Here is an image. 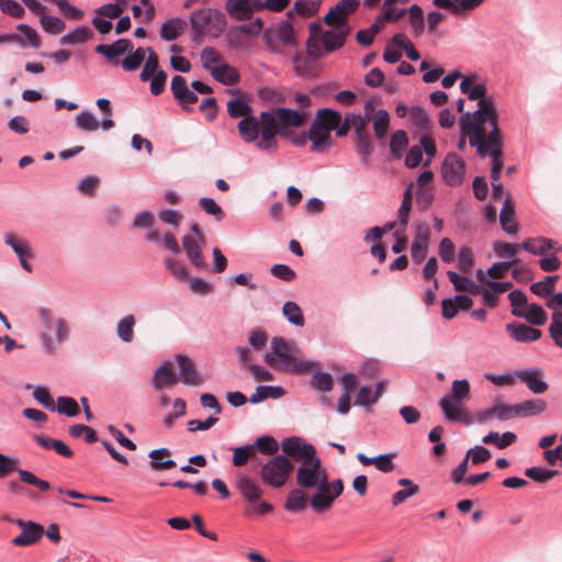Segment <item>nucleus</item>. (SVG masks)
Here are the masks:
<instances>
[{
	"label": "nucleus",
	"instance_id": "f257e3e1",
	"mask_svg": "<svg viewBox=\"0 0 562 562\" xmlns=\"http://www.w3.org/2000/svg\"><path fill=\"white\" fill-rule=\"evenodd\" d=\"M469 100L477 102V109L473 112H465L459 119V127L463 134H475L486 131V125L492 130L499 127V114L496 104L491 95H487L485 83H474Z\"/></svg>",
	"mask_w": 562,
	"mask_h": 562
},
{
	"label": "nucleus",
	"instance_id": "f03ea898",
	"mask_svg": "<svg viewBox=\"0 0 562 562\" xmlns=\"http://www.w3.org/2000/svg\"><path fill=\"white\" fill-rule=\"evenodd\" d=\"M270 348L271 350L265 353L263 361L276 371L304 374L318 367V362L299 359L295 345L284 337H272Z\"/></svg>",
	"mask_w": 562,
	"mask_h": 562
},
{
	"label": "nucleus",
	"instance_id": "7ed1b4c3",
	"mask_svg": "<svg viewBox=\"0 0 562 562\" xmlns=\"http://www.w3.org/2000/svg\"><path fill=\"white\" fill-rule=\"evenodd\" d=\"M468 137L470 146L475 148L480 157L491 158V178L498 181L504 168V135L501 127H493L488 133L484 131Z\"/></svg>",
	"mask_w": 562,
	"mask_h": 562
},
{
	"label": "nucleus",
	"instance_id": "20e7f679",
	"mask_svg": "<svg viewBox=\"0 0 562 562\" xmlns=\"http://www.w3.org/2000/svg\"><path fill=\"white\" fill-rule=\"evenodd\" d=\"M307 111L286 106H276L260 112L261 133H271L281 137L291 136V128L303 126L308 120Z\"/></svg>",
	"mask_w": 562,
	"mask_h": 562
},
{
	"label": "nucleus",
	"instance_id": "39448f33",
	"mask_svg": "<svg viewBox=\"0 0 562 562\" xmlns=\"http://www.w3.org/2000/svg\"><path fill=\"white\" fill-rule=\"evenodd\" d=\"M469 397V381L467 379L454 380L451 385V392L439 401V407L445 418L450 423H462L467 426L473 425V416L462 408L463 402Z\"/></svg>",
	"mask_w": 562,
	"mask_h": 562
},
{
	"label": "nucleus",
	"instance_id": "423d86ee",
	"mask_svg": "<svg viewBox=\"0 0 562 562\" xmlns=\"http://www.w3.org/2000/svg\"><path fill=\"white\" fill-rule=\"evenodd\" d=\"M193 40L210 34L212 37L221 36L227 27L225 14L215 8H202L191 12L190 16Z\"/></svg>",
	"mask_w": 562,
	"mask_h": 562
},
{
	"label": "nucleus",
	"instance_id": "0eeeda50",
	"mask_svg": "<svg viewBox=\"0 0 562 562\" xmlns=\"http://www.w3.org/2000/svg\"><path fill=\"white\" fill-rule=\"evenodd\" d=\"M235 486L243 499L250 506L255 514L259 516H266L274 510L272 504L261 499L263 490L255 480L248 475L241 474L238 476L236 479Z\"/></svg>",
	"mask_w": 562,
	"mask_h": 562
},
{
	"label": "nucleus",
	"instance_id": "6e6552de",
	"mask_svg": "<svg viewBox=\"0 0 562 562\" xmlns=\"http://www.w3.org/2000/svg\"><path fill=\"white\" fill-rule=\"evenodd\" d=\"M294 470V464L285 456H274L261 465L259 471L262 483L272 488L285 485Z\"/></svg>",
	"mask_w": 562,
	"mask_h": 562
},
{
	"label": "nucleus",
	"instance_id": "1a4fd4ad",
	"mask_svg": "<svg viewBox=\"0 0 562 562\" xmlns=\"http://www.w3.org/2000/svg\"><path fill=\"white\" fill-rule=\"evenodd\" d=\"M325 479L327 474L317 453L302 460L296 469L295 482L301 488L313 490Z\"/></svg>",
	"mask_w": 562,
	"mask_h": 562
},
{
	"label": "nucleus",
	"instance_id": "9d476101",
	"mask_svg": "<svg viewBox=\"0 0 562 562\" xmlns=\"http://www.w3.org/2000/svg\"><path fill=\"white\" fill-rule=\"evenodd\" d=\"M281 448L285 458L293 462H301L304 459L314 457L317 453L316 448L307 442L302 437L291 436L286 437L281 442Z\"/></svg>",
	"mask_w": 562,
	"mask_h": 562
},
{
	"label": "nucleus",
	"instance_id": "9b49d317",
	"mask_svg": "<svg viewBox=\"0 0 562 562\" xmlns=\"http://www.w3.org/2000/svg\"><path fill=\"white\" fill-rule=\"evenodd\" d=\"M130 38H117L110 44H98L94 46V52L102 56L111 66L123 68V58L131 52Z\"/></svg>",
	"mask_w": 562,
	"mask_h": 562
},
{
	"label": "nucleus",
	"instance_id": "f8f14e48",
	"mask_svg": "<svg viewBox=\"0 0 562 562\" xmlns=\"http://www.w3.org/2000/svg\"><path fill=\"white\" fill-rule=\"evenodd\" d=\"M465 162L456 153H449L441 164V177L449 187L460 186L464 180Z\"/></svg>",
	"mask_w": 562,
	"mask_h": 562
},
{
	"label": "nucleus",
	"instance_id": "ddd939ff",
	"mask_svg": "<svg viewBox=\"0 0 562 562\" xmlns=\"http://www.w3.org/2000/svg\"><path fill=\"white\" fill-rule=\"evenodd\" d=\"M351 32V26L348 22L345 25H336L321 34V44L325 53H334L340 49Z\"/></svg>",
	"mask_w": 562,
	"mask_h": 562
},
{
	"label": "nucleus",
	"instance_id": "4468645a",
	"mask_svg": "<svg viewBox=\"0 0 562 562\" xmlns=\"http://www.w3.org/2000/svg\"><path fill=\"white\" fill-rule=\"evenodd\" d=\"M224 9L235 21H249L255 12L260 11L257 0H226Z\"/></svg>",
	"mask_w": 562,
	"mask_h": 562
},
{
	"label": "nucleus",
	"instance_id": "2eb2a0df",
	"mask_svg": "<svg viewBox=\"0 0 562 562\" xmlns=\"http://www.w3.org/2000/svg\"><path fill=\"white\" fill-rule=\"evenodd\" d=\"M516 375L533 394H543L549 389V384L543 380L544 372L539 367L518 370Z\"/></svg>",
	"mask_w": 562,
	"mask_h": 562
},
{
	"label": "nucleus",
	"instance_id": "dca6fc26",
	"mask_svg": "<svg viewBox=\"0 0 562 562\" xmlns=\"http://www.w3.org/2000/svg\"><path fill=\"white\" fill-rule=\"evenodd\" d=\"M175 360L179 368L178 379L187 385H201L204 383V378L198 372L191 358L183 353H178Z\"/></svg>",
	"mask_w": 562,
	"mask_h": 562
},
{
	"label": "nucleus",
	"instance_id": "f3484780",
	"mask_svg": "<svg viewBox=\"0 0 562 562\" xmlns=\"http://www.w3.org/2000/svg\"><path fill=\"white\" fill-rule=\"evenodd\" d=\"M505 328L513 340L521 344L533 342L542 336L540 329L516 321L507 323Z\"/></svg>",
	"mask_w": 562,
	"mask_h": 562
},
{
	"label": "nucleus",
	"instance_id": "a211bd4d",
	"mask_svg": "<svg viewBox=\"0 0 562 562\" xmlns=\"http://www.w3.org/2000/svg\"><path fill=\"white\" fill-rule=\"evenodd\" d=\"M315 488L316 492L310 497V506L315 513L322 514L330 509L336 499L329 491L328 477L315 486Z\"/></svg>",
	"mask_w": 562,
	"mask_h": 562
},
{
	"label": "nucleus",
	"instance_id": "6ab92c4d",
	"mask_svg": "<svg viewBox=\"0 0 562 562\" xmlns=\"http://www.w3.org/2000/svg\"><path fill=\"white\" fill-rule=\"evenodd\" d=\"M236 91L237 95L229 99L227 101V113L232 119H244L250 114H252V108L249 104V98L246 93L240 92V90L232 89L231 93Z\"/></svg>",
	"mask_w": 562,
	"mask_h": 562
},
{
	"label": "nucleus",
	"instance_id": "aec40b11",
	"mask_svg": "<svg viewBox=\"0 0 562 562\" xmlns=\"http://www.w3.org/2000/svg\"><path fill=\"white\" fill-rule=\"evenodd\" d=\"M485 0H432V4L439 9L448 10L457 16L465 15L480 7Z\"/></svg>",
	"mask_w": 562,
	"mask_h": 562
},
{
	"label": "nucleus",
	"instance_id": "412c9836",
	"mask_svg": "<svg viewBox=\"0 0 562 562\" xmlns=\"http://www.w3.org/2000/svg\"><path fill=\"white\" fill-rule=\"evenodd\" d=\"M341 122V113L333 108H321L315 112L311 127L333 131Z\"/></svg>",
	"mask_w": 562,
	"mask_h": 562
},
{
	"label": "nucleus",
	"instance_id": "4be33fe9",
	"mask_svg": "<svg viewBox=\"0 0 562 562\" xmlns=\"http://www.w3.org/2000/svg\"><path fill=\"white\" fill-rule=\"evenodd\" d=\"M237 131H238L239 137L245 143L250 144V143H255L256 140H258L259 135L261 133L260 114L258 116L250 114V115L241 119L237 123Z\"/></svg>",
	"mask_w": 562,
	"mask_h": 562
},
{
	"label": "nucleus",
	"instance_id": "5701e85b",
	"mask_svg": "<svg viewBox=\"0 0 562 562\" xmlns=\"http://www.w3.org/2000/svg\"><path fill=\"white\" fill-rule=\"evenodd\" d=\"M44 535V527L35 521H32L23 531L15 536L11 543L15 547H29L38 542Z\"/></svg>",
	"mask_w": 562,
	"mask_h": 562
},
{
	"label": "nucleus",
	"instance_id": "b1692460",
	"mask_svg": "<svg viewBox=\"0 0 562 562\" xmlns=\"http://www.w3.org/2000/svg\"><path fill=\"white\" fill-rule=\"evenodd\" d=\"M499 223L502 229L509 235H514L518 232V222L515 220V205L509 192H507V196L501 210Z\"/></svg>",
	"mask_w": 562,
	"mask_h": 562
},
{
	"label": "nucleus",
	"instance_id": "393cba45",
	"mask_svg": "<svg viewBox=\"0 0 562 562\" xmlns=\"http://www.w3.org/2000/svg\"><path fill=\"white\" fill-rule=\"evenodd\" d=\"M181 241L183 250L186 251L190 262L198 269H206L207 266L202 254V248L198 244L195 237L192 235H184L181 238Z\"/></svg>",
	"mask_w": 562,
	"mask_h": 562
},
{
	"label": "nucleus",
	"instance_id": "a878e982",
	"mask_svg": "<svg viewBox=\"0 0 562 562\" xmlns=\"http://www.w3.org/2000/svg\"><path fill=\"white\" fill-rule=\"evenodd\" d=\"M303 490L304 488L296 487L292 488L288 493L285 502L283 504V508L286 513H301L306 509L307 505H310V498Z\"/></svg>",
	"mask_w": 562,
	"mask_h": 562
},
{
	"label": "nucleus",
	"instance_id": "bb28decb",
	"mask_svg": "<svg viewBox=\"0 0 562 562\" xmlns=\"http://www.w3.org/2000/svg\"><path fill=\"white\" fill-rule=\"evenodd\" d=\"M177 381L171 363L165 361L155 369L150 384L155 390H161L165 385L175 384Z\"/></svg>",
	"mask_w": 562,
	"mask_h": 562
},
{
	"label": "nucleus",
	"instance_id": "cd10ccee",
	"mask_svg": "<svg viewBox=\"0 0 562 562\" xmlns=\"http://www.w3.org/2000/svg\"><path fill=\"white\" fill-rule=\"evenodd\" d=\"M186 27L187 22L181 18L167 19L159 29L160 38L166 42H172L182 34Z\"/></svg>",
	"mask_w": 562,
	"mask_h": 562
},
{
	"label": "nucleus",
	"instance_id": "c85d7f7f",
	"mask_svg": "<svg viewBox=\"0 0 562 562\" xmlns=\"http://www.w3.org/2000/svg\"><path fill=\"white\" fill-rule=\"evenodd\" d=\"M398 486L403 487L402 490L396 491L392 495V505L394 507L400 506L409 497L417 495L420 492V487L413 480L402 477L397 481Z\"/></svg>",
	"mask_w": 562,
	"mask_h": 562
},
{
	"label": "nucleus",
	"instance_id": "c756f323",
	"mask_svg": "<svg viewBox=\"0 0 562 562\" xmlns=\"http://www.w3.org/2000/svg\"><path fill=\"white\" fill-rule=\"evenodd\" d=\"M211 75L214 80L224 86H233L239 80L238 71L226 63H221L218 66H213L211 68Z\"/></svg>",
	"mask_w": 562,
	"mask_h": 562
},
{
	"label": "nucleus",
	"instance_id": "7c9ffc66",
	"mask_svg": "<svg viewBox=\"0 0 562 562\" xmlns=\"http://www.w3.org/2000/svg\"><path fill=\"white\" fill-rule=\"evenodd\" d=\"M285 394V390L281 385H258L249 396V403L259 404L268 398L278 400Z\"/></svg>",
	"mask_w": 562,
	"mask_h": 562
},
{
	"label": "nucleus",
	"instance_id": "2f4dec72",
	"mask_svg": "<svg viewBox=\"0 0 562 562\" xmlns=\"http://www.w3.org/2000/svg\"><path fill=\"white\" fill-rule=\"evenodd\" d=\"M93 37V31L88 25H78L59 38L60 45H77L87 43Z\"/></svg>",
	"mask_w": 562,
	"mask_h": 562
},
{
	"label": "nucleus",
	"instance_id": "473e14b6",
	"mask_svg": "<svg viewBox=\"0 0 562 562\" xmlns=\"http://www.w3.org/2000/svg\"><path fill=\"white\" fill-rule=\"evenodd\" d=\"M333 131H324V130H316L314 127H310V134H311V151L314 153H323L327 148L331 147L334 145V139L331 137Z\"/></svg>",
	"mask_w": 562,
	"mask_h": 562
},
{
	"label": "nucleus",
	"instance_id": "72a5a7b5",
	"mask_svg": "<svg viewBox=\"0 0 562 562\" xmlns=\"http://www.w3.org/2000/svg\"><path fill=\"white\" fill-rule=\"evenodd\" d=\"M413 188L414 183L411 182L403 192L402 203L397 210L398 225L405 232L408 225L409 213L413 206Z\"/></svg>",
	"mask_w": 562,
	"mask_h": 562
},
{
	"label": "nucleus",
	"instance_id": "f704fd0d",
	"mask_svg": "<svg viewBox=\"0 0 562 562\" xmlns=\"http://www.w3.org/2000/svg\"><path fill=\"white\" fill-rule=\"evenodd\" d=\"M409 144L408 134L405 130H397L390 137V154L393 159H401Z\"/></svg>",
	"mask_w": 562,
	"mask_h": 562
},
{
	"label": "nucleus",
	"instance_id": "c9c22d12",
	"mask_svg": "<svg viewBox=\"0 0 562 562\" xmlns=\"http://www.w3.org/2000/svg\"><path fill=\"white\" fill-rule=\"evenodd\" d=\"M447 277L457 292H468L474 295L480 286V284L475 283L471 278L452 270L447 271Z\"/></svg>",
	"mask_w": 562,
	"mask_h": 562
},
{
	"label": "nucleus",
	"instance_id": "e433bc0d",
	"mask_svg": "<svg viewBox=\"0 0 562 562\" xmlns=\"http://www.w3.org/2000/svg\"><path fill=\"white\" fill-rule=\"evenodd\" d=\"M131 52L123 58V70L126 72L136 71L145 60L146 47L134 48V43L131 41Z\"/></svg>",
	"mask_w": 562,
	"mask_h": 562
},
{
	"label": "nucleus",
	"instance_id": "4c0bfd02",
	"mask_svg": "<svg viewBox=\"0 0 562 562\" xmlns=\"http://www.w3.org/2000/svg\"><path fill=\"white\" fill-rule=\"evenodd\" d=\"M406 14H408V22L412 26V33L414 36H420L425 30V18L423 8L414 3L409 8L406 9Z\"/></svg>",
	"mask_w": 562,
	"mask_h": 562
},
{
	"label": "nucleus",
	"instance_id": "58836bf2",
	"mask_svg": "<svg viewBox=\"0 0 562 562\" xmlns=\"http://www.w3.org/2000/svg\"><path fill=\"white\" fill-rule=\"evenodd\" d=\"M171 451L168 448H159L151 450L148 454L150 458L149 465L153 470L162 471L169 470L177 467V462L172 459L161 460L158 457H169Z\"/></svg>",
	"mask_w": 562,
	"mask_h": 562
},
{
	"label": "nucleus",
	"instance_id": "ea45409f",
	"mask_svg": "<svg viewBox=\"0 0 562 562\" xmlns=\"http://www.w3.org/2000/svg\"><path fill=\"white\" fill-rule=\"evenodd\" d=\"M311 372H314L310 379V385L312 387L323 393L331 391L334 387V378L329 372L321 371L319 366Z\"/></svg>",
	"mask_w": 562,
	"mask_h": 562
},
{
	"label": "nucleus",
	"instance_id": "a19ab883",
	"mask_svg": "<svg viewBox=\"0 0 562 562\" xmlns=\"http://www.w3.org/2000/svg\"><path fill=\"white\" fill-rule=\"evenodd\" d=\"M147 58L144 60V66L139 74V80L143 82H147V79H150V74L158 72L162 70L159 66V57L153 47L147 46Z\"/></svg>",
	"mask_w": 562,
	"mask_h": 562
},
{
	"label": "nucleus",
	"instance_id": "79ce46f5",
	"mask_svg": "<svg viewBox=\"0 0 562 562\" xmlns=\"http://www.w3.org/2000/svg\"><path fill=\"white\" fill-rule=\"evenodd\" d=\"M520 417L537 416L547 408V402L542 398L527 400L517 404Z\"/></svg>",
	"mask_w": 562,
	"mask_h": 562
},
{
	"label": "nucleus",
	"instance_id": "37998d69",
	"mask_svg": "<svg viewBox=\"0 0 562 562\" xmlns=\"http://www.w3.org/2000/svg\"><path fill=\"white\" fill-rule=\"evenodd\" d=\"M558 274H550L544 277L543 280L533 282L530 285V291L540 297L547 299L554 292V285L559 280Z\"/></svg>",
	"mask_w": 562,
	"mask_h": 562
},
{
	"label": "nucleus",
	"instance_id": "c03bdc74",
	"mask_svg": "<svg viewBox=\"0 0 562 562\" xmlns=\"http://www.w3.org/2000/svg\"><path fill=\"white\" fill-rule=\"evenodd\" d=\"M560 472L555 469H548L540 465H532L525 469V475L536 483H546L557 476Z\"/></svg>",
	"mask_w": 562,
	"mask_h": 562
},
{
	"label": "nucleus",
	"instance_id": "a18cd8bd",
	"mask_svg": "<svg viewBox=\"0 0 562 562\" xmlns=\"http://www.w3.org/2000/svg\"><path fill=\"white\" fill-rule=\"evenodd\" d=\"M392 43L397 47L402 48L407 58L412 61H418L420 59L419 52L415 48L412 41L404 33H395L392 36Z\"/></svg>",
	"mask_w": 562,
	"mask_h": 562
},
{
	"label": "nucleus",
	"instance_id": "49530a36",
	"mask_svg": "<svg viewBox=\"0 0 562 562\" xmlns=\"http://www.w3.org/2000/svg\"><path fill=\"white\" fill-rule=\"evenodd\" d=\"M256 452L265 456H273L279 449V443L272 435H262L251 443Z\"/></svg>",
	"mask_w": 562,
	"mask_h": 562
},
{
	"label": "nucleus",
	"instance_id": "de8ad7c7",
	"mask_svg": "<svg viewBox=\"0 0 562 562\" xmlns=\"http://www.w3.org/2000/svg\"><path fill=\"white\" fill-rule=\"evenodd\" d=\"M508 300L512 305V314L516 317H522L525 308H528L527 294L521 289H515L508 294Z\"/></svg>",
	"mask_w": 562,
	"mask_h": 562
},
{
	"label": "nucleus",
	"instance_id": "09e8293b",
	"mask_svg": "<svg viewBox=\"0 0 562 562\" xmlns=\"http://www.w3.org/2000/svg\"><path fill=\"white\" fill-rule=\"evenodd\" d=\"M521 318L533 326H542L548 321V314L539 303H531Z\"/></svg>",
	"mask_w": 562,
	"mask_h": 562
},
{
	"label": "nucleus",
	"instance_id": "8fccbe9b",
	"mask_svg": "<svg viewBox=\"0 0 562 562\" xmlns=\"http://www.w3.org/2000/svg\"><path fill=\"white\" fill-rule=\"evenodd\" d=\"M282 313L285 319L297 327L304 326V316L301 307L293 301H286L282 306Z\"/></svg>",
	"mask_w": 562,
	"mask_h": 562
},
{
	"label": "nucleus",
	"instance_id": "3c124183",
	"mask_svg": "<svg viewBox=\"0 0 562 562\" xmlns=\"http://www.w3.org/2000/svg\"><path fill=\"white\" fill-rule=\"evenodd\" d=\"M390 127V113L384 109H379L373 115V130L378 139L386 137Z\"/></svg>",
	"mask_w": 562,
	"mask_h": 562
},
{
	"label": "nucleus",
	"instance_id": "603ef678",
	"mask_svg": "<svg viewBox=\"0 0 562 562\" xmlns=\"http://www.w3.org/2000/svg\"><path fill=\"white\" fill-rule=\"evenodd\" d=\"M40 15V24L43 29V31L47 34L56 35L61 33L65 27L66 23L56 15H46L45 13L38 14Z\"/></svg>",
	"mask_w": 562,
	"mask_h": 562
},
{
	"label": "nucleus",
	"instance_id": "864d4df0",
	"mask_svg": "<svg viewBox=\"0 0 562 562\" xmlns=\"http://www.w3.org/2000/svg\"><path fill=\"white\" fill-rule=\"evenodd\" d=\"M49 3L55 4L59 12L69 20L80 21L85 16V11L80 8L71 4L68 0H46Z\"/></svg>",
	"mask_w": 562,
	"mask_h": 562
},
{
	"label": "nucleus",
	"instance_id": "5fc2aeb1",
	"mask_svg": "<svg viewBox=\"0 0 562 562\" xmlns=\"http://www.w3.org/2000/svg\"><path fill=\"white\" fill-rule=\"evenodd\" d=\"M55 411L67 417H76L80 414V407L71 396H58Z\"/></svg>",
	"mask_w": 562,
	"mask_h": 562
},
{
	"label": "nucleus",
	"instance_id": "6e6d98bb",
	"mask_svg": "<svg viewBox=\"0 0 562 562\" xmlns=\"http://www.w3.org/2000/svg\"><path fill=\"white\" fill-rule=\"evenodd\" d=\"M135 323L136 319L133 315H127L119 321L116 334L122 341L131 342L133 340Z\"/></svg>",
	"mask_w": 562,
	"mask_h": 562
},
{
	"label": "nucleus",
	"instance_id": "4d7b16f0",
	"mask_svg": "<svg viewBox=\"0 0 562 562\" xmlns=\"http://www.w3.org/2000/svg\"><path fill=\"white\" fill-rule=\"evenodd\" d=\"M231 450H233L232 463L234 467L245 465L248 460L256 454L255 448L251 443L233 447Z\"/></svg>",
	"mask_w": 562,
	"mask_h": 562
},
{
	"label": "nucleus",
	"instance_id": "13d9d810",
	"mask_svg": "<svg viewBox=\"0 0 562 562\" xmlns=\"http://www.w3.org/2000/svg\"><path fill=\"white\" fill-rule=\"evenodd\" d=\"M76 126L85 132H92L100 127V121L89 110H82L75 117Z\"/></svg>",
	"mask_w": 562,
	"mask_h": 562
},
{
	"label": "nucleus",
	"instance_id": "bf43d9fd",
	"mask_svg": "<svg viewBox=\"0 0 562 562\" xmlns=\"http://www.w3.org/2000/svg\"><path fill=\"white\" fill-rule=\"evenodd\" d=\"M411 113V121L418 130L429 131L431 128L430 116L422 105H413Z\"/></svg>",
	"mask_w": 562,
	"mask_h": 562
},
{
	"label": "nucleus",
	"instance_id": "052dcab7",
	"mask_svg": "<svg viewBox=\"0 0 562 562\" xmlns=\"http://www.w3.org/2000/svg\"><path fill=\"white\" fill-rule=\"evenodd\" d=\"M321 0H296L293 4V11L301 16H313L321 9Z\"/></svg>",
	"mask_w": 562,
	"mask_h": 562
},
{
	"label": "nucleus",
	"instance_id": "680f3d73",
	"mask_svg": "<svg viewBox=\"0 0 562 562\" xmlns=\"http://www.w3.org/2000/svg\"><path fill=\"white\" fill-rule=\"evenodd\" d=\"M198 204L205 214L214 216L216 221L221 222L224 220L225 213L213 198L202 196L199 199Z\"/></svg>",
	"mask_w": 562,
	"mask_h": 562
},
{
	"label": "nucleus",
	"instance_id": "e2e57ef3",
	"mask_svg": "<svg viewBox=\"0 0 562 562\" xmlns=\"http://www.w3.org/2000/svg\"><path fill=\"white\" fill-rule=\"evenodd\" d=\"M278 38L284 45H289V46L296 45L295 30L290 20L285 19L280 22L279 29H278Z\"/></svg>",
	"mask_w": 562,
	"mask_h": 562
},
{
	"label": "nucleus",
	"instance_id": "0e129e2a",
	"mask_svg": "<svg viewBox=\"0 0 562 562\" xmlns=\"http://www.w3.org/2000/svg\"><path fill=\"white\" fill-rule=\"evenodd\" d=\"M419 67L424 71L422 80L425 83H432L438 81L445 72L442 67L432 65L427 60H422Z\"/></svg>",
	"mask_w": 562,
	"mask_h": 562
},
{
	"label": "nucleus",
	"instance_id": "69168bd1",
	"mask_svg": "<svg viewBox=\"0 0 562 562\" xmlns=\"http://www.w3.org/2000/svg\"><path fill=\"white\" fill-rule=\"evenodd\" d=\"M20 481L37 487L41 492L50 490V483L46 480L37 477L33 472L29 470H18Z\"/></svg>",
	"mask_w": 562,
	"mask_h": 562
},
{
	"label": "nucleus",
	"instance_id": "338daca9",
	"mask_svg": "<svg viewBox=\"0 0 562 562\" xmlns=\"http://www.w3.org/2000/svg\"><path fill=\"white\" fill-rule=\"evenodd\" d=\"M294 64V71L299 77L314 78L316 74L311 68V60L303 57L300 53H296L292 57Z\"/></svg>",
	"mask_w": 562,
	"mask_h": 562
},
{
	"label": "nucleus",
	"instance_id": "774afa93",
	"mask_svg": "<svg viewBox=\"0 0 562 562\" xmlns=\"http://www.w3.org/2000/svg\"><path fill=\"white\" fill-rule=\"evenodd\" d=\"M34 400L50 412H55L56 403L49 392L44 385H38L33 391Z\"/></svg>",
	"mask_w": 562,
	"mask_h": 562
}]
</instances>
